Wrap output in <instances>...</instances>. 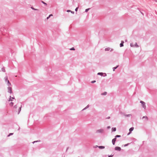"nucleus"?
<instances>
[{
  "instance_id": "obj_1",
  "label": "nucleus",
  "mask_w": 157,
  "mask_h": 157,
  "mask_svg": "<svg viewBox=\"0 0 157 157\" xmlns=\"http://www.w3.org/2000/svg\"><path fill=\"white\" fill-rule=\"evenodd\" d=\"M14 98L13 97H11L10 96V98L9 101L10 102V106H12L13 105V101H14Z\"/></svg>"
},
{
  "instance_id": "obj_2",
  "label": "nucleus",
  "mask_w": 157,
  "mask_h": 157,
  "mask_svg": "<svg viewBox=\"0 0 157 157\" xmlns=\"http://www.w3.org/2000/svg\"><path fill=\"white\" fill-rule=\"evenodd\" d=\"M140 103H141L143 108H144V109H145L146 108V106L145 105V103L144 102L142 101H140Z\"/></svg>"
},
{
  "instance_id": "obj_3",
  "label": "nucleus",
  "mask_w": 157,
  "mask_h": 157,
  "mask_svg": "<svg viewBox=\"0 0 157 157\" xmlns=\"http://www.w3.org/2000/svg\"><path fill=\"white\" fill-rule=\"evenodd\" d=\"M103 132V129H100L97 131V133H102Z\"/></svg>"
},
{
  "instance_id": "obj_4",
  "label": "nucleus",
  "mask_w": 157,
  "mask_h": 157,
  "mask_svg": "<svg viewBox=\"0 0 157 157\" xmlns=\"http://www.w3.org/2000/svg\"><path fill=\"white\" fill-rule=\"evenodd\" d=\"M115 150H117V151H120L121 150V147H115Z\"/></svg>"
},
{
  "instance_id": "obj_5",
  "label": "nucleus",
  "mask_w": 157,
  "mask_h": 157,
  "mask_svg": "<svg viewBox=\"0 0 157 157\" xmlns=\"http://www.w3.org/2000/svg\"><path fill=\"white\" fill-rule=\"evenodd\" d=\"M134 129V128L133 127H132V128H130L129 129V132L128 134V135L129 134H130L131 133V132Z\"/></svg>"
},
{
  "instance_id": "obj_6",
  "label": "nucleus",
  "mask_w": 157,
  "mask_h": 157,
  "mask_svg": "<svg viewBox=\"0 0 157 157\" xmlns=\"http://www.w3.org/2000/svg\"><path fill=\"white\" fill-rule=\"evenodd\" d=\"M8 92L11 93H12V88L11 87H9L8 88Z\"/></svg>"
},
{
  "instance_id": "obj_7",
  "label": "nucleus",
  "mask_w": 157,
  "mask_h": 157,
  "mask_svg": "<svg viewBox=\"0 0 157 157\" xmlns=\"http://www.w3.org/2000/svg\"><path fill=\"white\" fill-rule=\"evenodd\" d=\"M117 139L116 138H115L112 140V142L113 145H114L115 144V142L116 141Z\"/></svg>"
},
{
  "instance_id": "obj_8",
  "label": "nucleus",
  "mask_w": 157,
  "mask_h": 157,
  "mask_svg": "<svg viewBox=\"0 0 157 157\" xmlns=\"http://www.w3.org/2000/svg\"><path fill=\"white\" fill-rule=\"evenodd\" d=\"M98 148L101 149H104L105 148V147L103 146H99L98 147Z\"/></svg>"
},
{
  "instance_id": "obj_9",
  "label": "nucleus",
  "mask_w": 157,
  "mask_h": 157,
  "mask_svg": "<svg viewBox=\"0 0 157 157\" xmlns=\"http://www.w3.org/2000/svg\"><path fill=\"white\" fill-rule=\"evenodd\" d=\"M5 80H6V82L7 81V83L9 84H10V82H9V80H8V78L7 77L5 78Z\"/></svg>"
},
{
  "instance_id": "obj_10",
  "label": "nucleus",
  "mask_w": 157,
  "mask_h": 157,
  "mask_svg": "<svg viewBox=\"0 0 157 157\" xmlns=\"http://www.w3.org/2000/svg\"><path fill=\"white\" fill-rule=\"evenodd\" d=\"M116 130V128H112V131H115Z\"/></svg>"
},
{
  "instance_id": "obj_11",
  "label": "nucleus",
  "mask_w": 157,
  "mask_h": 157,
  "mask_svg": "<svg viewBox=\"0 0 157 157\" xmlns=\"http://www.w3.org/2000/svg\"><path fill=\"white\" fill-rule=\"evenodd\" d=\"M124 43V42L123 41L121 42V44H120V46L121 47H122L123 46V44Z\"/></svg>"
},
{
  "instance_id": "obj_12",
  "label": "nucleus",
  "mask_w": 157,
  "mask_h": 157,
  "mask_svg": "<svg viewBox=\"0 0 157 157\" xmlns=\"http://www.w3.org/2000/svg\"><path fill=\"white\" fill-rule=\"evenodd\" d=\"M106 94H107V92H104L101 94L102 95H106Z\"/></svg>"
},
{
  "instance_id": "obj_13",
  "label": "nucleus",
  "mask_w": 157,
  "mask_h": 157,
  "mask_svg": "<svg viewBox=\"0 0 157 157\" xmlns=\"http://www.w3.org/2000/svg\"><path fill=\"white\" fill-rule=\"evenodd\" d=\"M103 73H98V75H101V76L103 75Z\"/></svg>"
},
{
  "instance_id": "obj_14",
  "label": "nucleus",
  "mask_w": 157,
  "mask_h": 157,
  "mask_svg": "<svg viewBox=\"0 0 157 157\" xmlns=\"http://www.w3.org/2000/svg\"><path fill=\"white\" fill-rule=\"evenodd\" d=\"M134 46L136 47H138V46L137 45V43H135L134 44Z\"/></svg>"
},
{
  "instance_id": "obj_15",
  "label": "nucleus",
  "mask_w": 157,
  "mask_h": 157,
  "mask_svg": "<svg viewBox=\"0 0 157 157\" xmlns=\"http://www.w3.org/2000/svg\"><path fill=\"white\" fill-rule=\"evenodd\" d=\"M143 118H145V119H146V120H147L148 118L147 117V116H144L143 117Z\"/></svg>"
},
{
  "instance_id": "obj_16",
  "label": "nucleus",
  "mask_w": 157,
  "mask_h": 157,
  "mask_svg": "<svg viewBox=\"0 0 157 157\" xmlns=\"http://www.w3.org/2000/svg\"><path fill=\"white\" fill-rule=\"evenodd\" d=\"M130 46L132 47H133L134 46V44L133 43H131Z\"/></svg>"
},
{
  "instance_id": "obj_17",
  "label": "nucleus",
  "mask_w": 157,
  "mask_h": 157,
  "mask_svg": "<svg viewBox=\"0 0 157 157\" xmlns=\"http://www.w3.org/2000/svg\"><path fill=\"white\" fill-rule=\"evenodd\" d=\"M121 137V136L118 135H116L115 136V138H116L117 137Z\"/></svg>"
},
{
  "instance_id": "obj_18",
  "label": "nucleus",
  "mask_w": 157,
  "mask_h": 157,
  "mask_svg": "<svg viewBox=\"0 0 157 157\" xmlns=\"http://www.w3.org/2000/svg\"><path fill=\"white\" fill-rule=\"evenodd\" d=\"M118 66H117V67H113V71H114L115 70V69H116V68H117L118 67Z\"/></svg>"
},
{
  "instance_id": "obj_19",
  "label": "nucleus",
  "mask_w": 157,
  "mask_h": 157,
  "mask_svg": "<svg viewBox=\"0 0 157 157\" xmlns=\"http://www.w3.org/2000/svg\"><path fill=\"white\" fill-rule=\"evenodd\" d=\"M110 49V48H106L105 49V51H109Z\"/></svg>"
},
{
  "instance_id": "obj_20",
  "label": "nucleus",
  "mask_w": 157,
  "mask_h": 157,
  "mask_svg": "<svg viewBox=\"0 0 157 157\" xmlns=\"http://www.w3.org/2000/svg\"><path fill=\"white\" fill-rule=\"evenodd\" d=\"M13 134V133H10L8 136H9L11 135H12Z\"/></svg>"
},
{
  "instance_id": "obj_21",
  "label": "nucleus",
  "mask_w": 157,
  "mask_h": 157,
  "mask_svg": "<svg viewBox=\"0 0 157 157\" xmlns=\"http://www.w3.org/2000/svg\"><path fill=\"white\" fill-rule=\"evenodd\" d=\"M70 49V50H75V49L74 48H71Z\"/></svg>"
},
{
  "instance_id": "obj_22",
  "label": "nucleus",
  "mask_w": 157,
  "mask_h": 157,
  "mask_svg": "<svg viewBox=\"0 0 157 157\" xmlns=\"http://www.w3.org/2000/svg\"><path fill=\"white\" fill-rule=\"evenodd\" d=\"M89 10V9H86L85 10V11L86 12H87L88 10Z\"/></svg>"
},
{
  "instance_id": "obj_23",
  "label": "nucleus",
  "mask_w": 157,
  "mask_h": 157,
  "mask_svg": "<svg viewBox=\"0 0 157 157\" xmlns=\"http://www.w3.org/2000/svg\"><path fill=\"white\" fill-rule=\"evenodd\" d=\"M95 82H96V81L95 80L93 81H91V83H94Z\"/></svg>"
},
{
  "instance_id": "obj_24",
  "label": "nucleus",
  "mask_w": 157,
  "mask_h": 157,
  "mask_svg": "<svg viewBox=\"0 0 157 157\" xmlns=\"http://www.w3.org/2000/svg\"><path fill=\"white\" fill-rule=\"evenodd\" d=\"M78 7L76 8V9H75V11H77V10H78Z\"/></svg>"
},
{
  "instance_id": "obj_25",
  "label": "nucleus",
  "mask_w": 157,
  "mask_h": 157,
  "mask_svg": "<svg viewBox=\"0 0 157 157\" xmlns=\"http://www.w3.org/2000/svg\"><path fill=\"white\" fill-rule=\"evenodd\" d=\"M131 116V114H129V115H126V116L127 117H128V116L129 117V116Z\"/></svg>"
},
{
  "instance_id": "obj_26",
  "label": "nucleus",
  "mask_w": 157,
  "mask_h": 157,
  "mask_svg": "<svg viewBox=\"0 0 157 157\" xmlns=\"http://www.w3.org/2000/svg\"><path fill=\"white\" fill-rule=\"evenodd\" d=\"M71 10H67V12H71Z\"/></svg>"
},
{
  "instance_id": "obj_27",
  "label": "nucleus",
  "mask_w": 157,
  "mask_h": 157,
  "mask_svg": "<svg viewBox=\"0 0 157 157\" xmlns=\"http://www.w3.org/2000/svg\"><path fill=\"white\" fill-rule=\"evenodd\" d=\"M128 144H125V145H124V146H127Z\"/></svg>"
},
{
  "instance_id": "obj_28",
  "label": "nucleus",
  "mask_w": 157,
  "mask_h": 157,
  "mask_svg": "<svg viewBox=\"0 0 157 157\" xmlns=\"http://www.w3.org/2000/svg\"><path fill=\"white\" fill-rule=\"evenodd\" d=\"M31 8H32V9H33V10H37V9H34V8H33V7H31Z\"/></svg>"
},
{
  "instance_id": "obj_29",
  "label": "nucleus",
  "mask_w": 157,
  "mask_h": 157,
  "mask_svg": "<svg viewBox=\"0 0 157 157\" xmlns=\"http://www.w3.org/2000/svg\"><path fill=\"white\" fill-rule=\"evenodd\" d=\"M71 13H74V12H73V11H71Z\"/></svg>"
},
{
  "instance_id": "obj_30",
  "label": "nucleus",
  "mask_w": 157,
  "mask_h": 157,
  "mask_svg": "<svg viewBox=\"0 0 157 157\" xmlns=\"http://www.w3.org/2000/svg\"><path fill=\"white\" fill-rule=\"evenodd\" d=\"M53 16L52 14H50L49 16H50V17L51 16Z\"/></svg>"
},
{
  "instance_id": "obj_31",
  "label": "nucleus",
  "mask_w": 157,
  "mask_h": 157,
  "mask_svg": "<svg viewBox=\"0 0 157 157\" xmlns=\"http://www.w3.org/2000/svg\"><path fill=\"white\" fill-rule=\"evenodd\" d=\"M50 17V16H49L48 17H47V19H48Z\"/></svg>"
},
{
  "instance_id": "obj_32",
  "label": "nucleus",
  "mask_w": 157,
  "mask_h": 157,
  "mask_svg": "<svg viewBox=\"0 0 157 157\" xmlns=\"http://www.w3.org/2000/svg\"><path fill=\"white\" fill-rule=\"evenodd\" d=\"M113 156V155H110L109 156V157H112Z\"/></svg>"
},
{
  "instance_id": "obj_33",
  "label": "nucleus",
  "mask_w": 157,
  "mask_h": 157,
  "mask_svg": "<svg viewBox=\"0 0 157 157\" xmlns=\"http://www.w3.org/2000/svg\"><path fill=\"white\" fill-rule=\"evenodd\" d=\"M42 2L44 4H46L45 3H44V2H43V1H42Z\"/></svg>"
},
{
  "instance_id": "obj_34",
  "label": "nucleus",
  "mask_w": 157,
  "mask_h": 157,
  "mask_svg": "<svg viewBox=\"0 0 157 157\" xmlns=\"http://www.w3.org/2000/svg\"><path fill=\"white\" fill-rule=\"evenodd\" d=\"M88 106H87L86 108H84V109H86V108H88Z\"/></svg>"
},
{
  "instance_id": "obj_35",
  "label": "nucleus",
  "mask_w": 157,
  "mask_h": 157,
  "mask_svg": "<svg viewBox=\"0 0 157 157\" xmlns=\"http://www.w3.org/2000/svg\"><path fill=\"white\" fill-rule=\"evenodd\" d=\"M37 141H34V142H33V143H35V142H37Z\"/></svg>"
},
{
  "instance_id": "obj_36",
  "label": "nucleus",
  "mask_w": 157,
  "mask_h": 157,
  "mask_svg": "<svg viewBox=\"0 0 157 157\" xmlns=\"http://www.w3.org/2000/svg\"><path fill=\"white\" fill-rule=\"evenodd\" d=\"M16 105H15V106H14V108H16Z\"/></svg>"
},
{
  "instance_id": "obj_37",
  "label": "nucleus",
  "mask_w": 157,
  "mask_h": 157,
  "mask_svg": "<svg viewBox=\"0 0 157 157\" xmlns=\"http://www.w3.org/2000/svg\"><path fill=\"white\" fill-rule=\"evenodd\" d=\"M109 118H110V117H108V119H109Z\"/></svg>"
}]
</instances>
